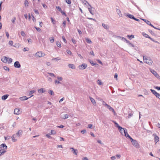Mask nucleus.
Instances as JSON below:
<instances>
[{"mask_svg": "<svg viewBox=\"0 0 160 160\" xmlns=\"http://www.w3.org/2000/svg\"><path fill=\"white\" fill-rule=\"evenodd\" d=\"M85 40L88 43H92L91 41L88 38H86Z\"/></svg>", "mask_w": 160, "mask_h": 160, "instance_id": "obj_27", "label": "nucleus"}, {"mask_svg": "<svg viewBox=\"0 0 160 160\" xmlns=\"http://www.w3.org/2000/svg\"><path fill=\"white\" fill-rule=\"evenodd\" d=\"M97 83L99 85H101L102 84V83L101 82V81L100 80H98L97 81Z\"/></svg>", "mask_w": 160, "mask_h": 160, "instance_id": "obj_41", "label": "nucleus"}, {"mask_svg": "<svg viewBox=\"0 0 160 160\" xmlns=\"http://www.w3.org/2000/svg\"><path fill=\"white\" fill-rule=\"evenodd\" d=\"M32 19L33 22H35L36 21L35 18H34V16L33 15L32 16Z\"/></svg>", "mask_w": 160, "mask_h": 160, "instance_id": "obj_51", "label": "nucleus"}, {"mask_svg": "<svg viewBox=\"0 0 160 160\" xmlns=\"http://www.w3.org/2000/svg\"><path fill=\"white\" fill-rule=\"evenodd\" d=\"M38 91L39 93H42L45 92V91L43 90V88H41L38 89Z\"/></svg>", "mask_w": 160, "mask_h": 160, "instance_id": "obj_20", "label": "nucleus"}, {"mask_svg": "<svg viewBox=\"0 0 160 160\" xmlns=\"http://www.w3.org/2000/svg\"><path fill=\"white\" fill-rule=\"evenodd\" d=\"M8 43L9 45H10L11 46H13V42L12 41H10Z\"/></svg>", "mask_w": 160, "mask_h": 160, "instance_id": "obj_39", "label": "nucleus"}, {"mask_svg": "<svg viewBox=\"0 0 160 160\" xmlns=\"http://www.w3.org/2000/svg\"><path fill=\"white\" fill-rule=\"evenodd\" d=\"M57 46L58 47H61V43H60L59 42H58L57 43Z\"/></svg>", "mask_w": 160, "mask_h": 160, "instance_id": "obj_36", "label": "nucleus"}, {"mask_svg": "<svg viewBox=\"0 0 160 160\" xmlns=\"http://www.w3.org/2000/svg\"><path fill=\"white\" fill-rule=\"evenodd\" d=\"M55 84L60 83V82L59 81H58L57 80H56L55 81Z\"/></svg>", "mask_w": 160, "mask_h": 160, "instance_id": "obj_62", "label": "nucleus"}, {"mask_svg": "<svg viewBox=\"0 0 160 160\" xmlns=\"http://www.w3.org/2000/svg\"><path fill=\"white\" fill-rule=\"evenodd\" d=\"M62 25L65 28L66 26V21H64L62 23Z\"/></svg>", "mask_w": 160, "mask_h": 160, "instance_id": "obj_47", "label": "nucleus"}, {"mask_svg": "<svg viewBox=\"0 0 160 160\" xmlns=\"http://www.w3.org/2000/svg\"><path fill=\"white\" fill-rule=\"evenodd\" d=\"M60 12L61 13L62 15H64L65 16H67V15L66 14V13L64 12L62 10Z\"/></svg>", "mask_w": 160, "mask_h": 160, "instance_id": "obj_46", "label": "nucleus"}, {"mask_svg": "<svg viewBox=\"0 0 160 160\" xmlns=\"http://www.w3.org/2000/svg\"><path fill=\"white\" fill-rule=\"evenodd\" d=\"M92 125L91 124H88V128H92Z\"/></svg>", "mask_w": 160, "mask_h": 160, "instance_id": "obj_60", "label": "nucleus"}, {"mask_svg": "<svg viewBox=\"0 0 160 160\" xmlns=\"http://www.w3.org/2000/svg\"><path fill=\"white\" fill-rule=\"evenodd\" d=\"M72 41L74 44L76 43V41L74 39H72Z\"/></svg>", "mask_w": 160, "mask_h": 160, "instance_id": "obj_63", "label": "nucleus"}, {"mask_svg": "<svg viewBox=\"0 0 160 160\" xmlns=\"http://www.w3.org/2000/svg\"><path fill=\"white\" fill-rule=\"evenodd\" d=\"M6 152V151L5 150H0V156Z\"/></svg>", "mask_w": 160, "mask_h": 160, "instance_id": "obj_24", "label": "nucleus"}, {"mask_svg": "<svg viewBox=\"0 0 160 160\" xmlns=\"http://www.w3.org/2000/svg\"><path fill=\"white\" fill-rule=\"evenodd\" d=\"M50 42H53L54 41V38H52L51 39H50Z\"/></svg>", "mask_w": 160, "mask_h": 160, "instance_id": "obj_59", "label": "nucleus"}, {"mask_svg": "<svg viewBox=\"0 0 160 160\" xmlns=\"http://www.w3.org/2000/svg\"><path fill=\"white\" fill-rule=\"evenodd\" d=\"M151 72L155 76L157 77V78H160V76L156 72V71L153 70H151Z\"/></svg>", "mask_w": 160, "mask_h": 160, "instance_id": "obj_5", "label": "nucleus"}, {"mask_svg": "<svg viewBox=\"0 0 160 160\" xmlns=\"http://www.w3.org/2000/svg\"><path fill=\"white\" fill-rule=\"evenodd\" d=\"M154 94L156 97L160 99V94H159L155 90H153L152 89H151L150 90Z\"/></svg>", "mask_w": 160, "mask_h": 160, "instance_id": "obj_4", "label": "nucleus"}, {"mask_svg": "<svg viewBox=\"0 0 160 160\" xmlns=\"http://www.w3.org/2000/svg\"><path fill=\"white\" fill-rule=\"evenodd\" d=\"M6 36H7V38H9V34L8 32H6Z\"/></svg>", "mask_w": 160, "mask_h": 160, "instance_id": "obj_54", "label": "nucleus"}, {"mask_svg": "<svg viewBox=\"0 0 160 160\" xmlns=\"http://www.w3.org/2000/svg\"><path fill=\"white\" fill-rule=\"evenodd\" d=\"M29 98H27L26 97H22L20 98V99L22 100H25L28 99Z\"/></svg>", "mask_w": 160, "mask_h": 160, "instance_id": "obj_23", "label": "nucleus"}, {"mask_svg": "<svg viewBox=\"0 0 160 160\" xmlns=\"http://www.w3.org/2000/svg\"><path fill=\"white\" fill-rule=\"evenodd\" d=\"M155 88L158 90H160V87L157 86L155 87Z\"/></svg>", "mask_w": 160, "mask_h": 160, "instance_id": "obj_64", "label": "nucleus"}, {"mask_svg": "<svg viewBox=\"0 0 160 160\" xmlns=\"http://www.w3.org/2000/svg\"><path fill=\"white\" fill-rule=\"evenodd\" d=\"M46 137H47L48 138H52L51 137V136L49 135L48 134H47L46 135Z\"/></svg>", "mask_w": 160, "mask_h": 160, "instance_id": "obj_52", "label": "nucleus"}, {"mask_svg": "<svg viewBox=\"0 0 160 160\" xmlns=\"http://www.w3.org/2000/svg\"><path fill=\"white\" fill-rule=\"evenodd\" d=\"M49 93L51 95H52L53 94V92L52 90H49Z\"/></svg>", "mask_w": 160, "mask_h": 160, "instance_id": "obj_48", "label": "nucleus"}, {"mask_svg": "<svg viewBox=\"0 0 160 160\" xmlns=\"http://www.w3.org/2000/svg\"><path fill=\"white\" fill-rule=\"evenodd\" d=\"M68 66L69 68H70L72 69H75V65L73 64H68Z\"/></svg>", "mask_w": 160, "mask_h": 160, "instance_id": "obj_17", "label": "nucleus"}, {"mask_svg": "<svg viewBox=\"0 0 160 160\" xmlns=\"http://www.w3.org/2000/svg\"><path fill=\"white\" fill-rule=\"evenodd\" d=\"M29 48H24L23 49V51L24 52H25V51H29Z\"/></svg>", "mask_w": 160, "mask_h": 160, "instance_id": "obj_42", "label": "nucleus"}, {"mask_svg": "<svg viewBox=\"0 0 160 160\" xmlns=\"http://www.w3.org/2000/svg\"><path fill=\"white\" fill-rule=\"evenodd\" d=\"M51 21H52V23L53 24H55V20H54L53 19V18H51Z\"/></svg>", "mask_w": 160, "mask_h": 160, "instance_id": "obj_44", "label": "nucleus"}, {"mask_svg": "<svg viewBox=\"0 0 160 160\" xmlns=\"http://www.w3.org/2000/svg\"><path fill=\"white\" fill-rule=\"evenodd\" d=\"M56 133V132L54 130H52L50 133L51 134H55Z\"/></svg>", "mask_w": 160, "mask_h": 160, "instance_id": "obj_31", "label": "nucleus"}, {"mask_svg": "<svg viewBox=\"0 0 160 160\" xmlns=\"http://www.w3.org/2000/svg\"><path fill=\"white\" fill-rule=\"evenodd\" d=\"M7 62L8 63H10L12 62V60L11 58H8L7 61Z\"/></svg>", "mask_w": 160, "mask_h": 160, "instance_id": "obj_30", "label": "nucleus"}, {"mask_svg": "<svg viewBox=\"0 0 160 160\" xmlns=\"http://www.w3.org/2000/svg\"><path fill=\"white\" fill-rule=\"evenodd\" d=\"M119 131L122 134H123V133L124 132V130H125V129H124V128H122L121 129V128H119V129H118Z\"/></svg>", "mask_w": 160, "mask_h": 160, "instance_id": "obj_26", "label": "nucleus"}, {"mask_svg": "<svg viewBox=\"0 0 160 160\" xmlns=\"http://www.w3.org/2000/svg\"><path fill=\"white\" fill-rule=\"evenodd\" d=\"M35 56L37 58H40L42 57H44L45 55V53L42 52L41 51H39L37 52L35 54Z\"/></svg>", "mask_w": 160, "mask_h": 160, "instance_id": "obj_3", "label": "nucleus"}, {"mask_svg": "<svg viewBox=\"0 0 160 160\" xmlns=\"http://www.w3.org/2000/svg\"><path fill=\"white\" fill-rule=\"evenodd\" d=\"M16 19L15 17H13V18H12L11 20L12 22L13 23H14L15 22Z\"/></svg>", "mask_w": 160, "mask_h": 160, "instance_id": "obj_34", "label": "nucleus"}, {"mask_svg": "<svg viewBox=\"0 0 160 160\" xmlns=\"http://www.w3.org/2000/svg\"><path fill=\"white\" fill-rule=\"evenodd\" d=\"M87 67V65L84 63L79 66V68L80 69H84Z\"/></svg>", "mask_w": 160, "mask_h": 160, "instance_id": "obj_9", "label": "nucleus"}, {"mask_svg": "<svg viewBox=\"0 0 160 160\" xmlns=\"http://www.w3.org/2000/svg\"><path fill=\"white\" fill-rule=\"evenodd\" d=\"M128 37L130 39H131L132 38H134V36L133 35H128Z\"/></svg>", "mask_w": 160, "mask_h": 160, "instance_id": "obj_35", "label": "nucleus"}, {"mask_svg": "<svg viewBox=\"0 0 160 160\" xmlns=\"http://www.w3.org/2000/svg\"><path fill=\"white\" fill-rule=\"evenodd\" d=\"M129 16L130 18H132L133 19H134V17L133 15H130Z\"/></svg>", "mask_w": 160, "mask_h": 160, "instance_id": "obj_56", "label": "nucleus"}, {"mask_svg": "<svg viewBox=\"0 0 160 160\" xmlns=\"http://www.w3.org/2000/svg\"><path fill=\"white\" fill-rule=\"evenodd\" d=\"M21 112L20 109L18 108H16L14 109V114L18 115Z\"/></svg>", "mask_w": 160, "mask_h": 160, "instance_id": "obj_8", "label": "nucleus"}, {"mask_svg": "<svg viewBox=\"0 0 160 160\" xmlns=\"http://www.w3.org/2000/svg\"><path fill=\"white\" fill-rule=\"evenodd\" d=\"M103 105H104V106H106V107H107V106L108 105V104H107V103H105V102H103Z\"/></svg>", "mask_w": 160, "mask_h": 160, "instance_id": "obj_58", "label": "nucleus"}, {"mask_svg": "<svg viewBox=\"0 0 160 160\" xmlns=\"http://www.w3.org/2000/svg\"><path fill=\"white\" fill-rule=\"evenodd\" d=\"M118 74L117 73H115L114 75V78L116 79V80H118Z\"/></svg>", "mask_w": 160, "mask_h": 160, "instance_id": "obj_55", "label": "nucleus"}, {"mask_svg": "<svg viewBox=\"0 0 160 160\" xmlns=\"http://www.w3.org/2000/svg\"><path fill=\"white\" fill-rule=\"evenodd\" d=\"M116 157L115 156H112L110 158L112 160H114L116 159Z\"/></svg>", "mask_w": 160, "mask_h": 160, "instance_id": "obj_50", "label": "nucleus"}, {"mask_svg": "<svg viewBox=\"0 0 160 160\" xmlns=\"http://www.w3.org/2000/svg\"><path fill=\"white\" fill-rule=\"evenodd\" d=\"M35 92V91L34 90L31 91L29 93V95H31L29 98H30L33 96V95H32V94L33 93H34Z\"/></svg>", "mask_w": 160, "mask_h": 160, "instance_id": "obj_25", "label": "nucleus"}, {"mask_svg": "<svg viewBox=\"0 0 160 160\" xmlns=\"http://www.w3.org/2000/svg\"><path fill=\"white\" fill-rule=\"evenodd\" d=\"M148 25H149L152 27H154L153 25L151 24L150 22L147 20L143 19Z\"/></svg>", "mask_w": 160, "mask_h": 160, "instance_id": "obj_11", "label": "nucleus"}, {"mask_svg": "<svg viewBox=\"0 0 160 160\" xmlns=\"http://www.w3.org/2000/svg\"><path fill=\"white\" fill-rule=\"evenodd\" d=\"M143 60L144 62L149 65H151L152 63V61L150 58L143 56Z\"/></svg>", "mask_w": 160, "mask_h": 160, "instance_id": "obj_1", "label": "nucleus"}, {"mask_svg": "<svg viewBox=\"0 0 160 160\" xmlns=\"http://www.w3.org/2000/svg\"><path fill=\"white\" fill-rule=\"evenodd\" d=\"M62 39H63V41L65 43H67V40H66V39H65V37H64V36H62Z\"/></svg>", "mask_w": 160, "mask_h": 160, "instance_id": "obj_49", "label": "nucleus"}, {"mask_svg": "<svg viewBox=\"0 0 160 160\" xmlns=\"http://www.w3.org/2000/svg\"><path fill=\"white\" fill-rule=\"evenodd\" d=\"M21 35L23 36H25V34L24 32L23 31H22L21 32Z\"/></svg>", "mask_w": 160, "mask_h": 160, "instance_id": "obj_45", "label": "nucleus"}, {"mask_svg": "<svg viewBox=\"0 0 160 160\" xmlns=\"http://www.w3.org/2000/svg\"><path fill=\"white\" fill-rule=\"evenodd\" d=\"M8 58L6 57H4L1 60L4 63H7Z\"/></svg>", "mask_w": 160, "mask_h": 160, "instance_id": "obj_10", "label": "nucleus"}, {"mask_svg": "<svg viewBox=\"0 0 160 160\" xmlns=\"http://www.w3.org/2000/svg\"><path fill=\"white\" fill-rule=\"evenodd\" d=\"M66 2L68 4H70L71 3V0H65Z\"/></svg>", "mask_w": 160, "mask_h": 160, "instance_id": "obj_43", "label": "nucleus"}, {"mask_svg": "<svg viewBox=\"0 0 160 160\" xmlns=\"http://www.w3.org/2000/svg\"><path fill=\"white\" fill-rule=\"evenodd\" d=\"M24 5L26 7H28V2L27 0H25L24 2Z\"/></svg>", "mask_w": 160, "mask_h": 160, "instance_id": "obj_29", "label": "nucleus"}, {"mask_svg": "<svg viewBox=\"0 0 160 160\" xmlns=\"http://www.w3.org/2000/svg\"><path fill=\"white\" fill-rule=\"evenodd\" d=\"M14 66L16 68H19L21 67V65L18 61H16L14 63Z\"/></svg>", "mask_w": 160, "mask_h": 160, "instance_id": "obj_7", "label": "nucleus"}, {"mask_svg": "<svg viewBox=\"0 0 160 160\" xmlns=\"http://www.w3.org/2000/svg\"><path fill=\"white\" fill-rule=\"evenodd\" d=\"M73 151V153L76 155H77L78 151L77 149H75L73 148H70Z\"/></svg>", "mask_w": 160, "mask_h": 160, "instance_id": "obj_13", "label": "nucleus"}, {"mask_svg": "<svg viewBox=\"0 0 160 160\" xmlns=\"http://www.w3.org/2000/svg\"><path fill=\"white\" fill-rule=\"evenodd\" d=\"M154 140L156 143H157L159 141V138L157 136L155 135L154 136Z\"/></svg>", "mask_w": 160, "mask_h": 160, "instance_id": "obj_15", "label": "nucleus"}, {"mask_svg": "<svg viewBox=\"0 0 160 160\" xmlns=\"http://www.w3.org/2000/svg\"><path fill=\"white\" fill-rule=\"evenodd\" d=\"M90 100H91V102L94 105H96V102H95V100L93 98H92L91 97L90 98Z\"/></svg>", "mask_w": 160, "mask_h": 160, "instance_id": "obj_18", "label": "nucleus"}, {"mask_svg": "<svg viewBox=\"0 0 160 160\" xmlns=\"http://www.w3.org/2000/svg\"><path fill=\"white\" fill-rule=\"evenodd\" d=\"M142 35L144 36L145 37H146L147 38H149V39H150L151 40H152V38H151L147 34L145 33H144V32H143L142 33Z\"/></svg>", "mask_w": 160, "mask_h": 160, "instance_id": "obj_16", "label": "nucleus"}, {"mask_svg": "<svg viewBox=\"0 0 160 160\" xmlns=\"http://www.w3.org/2000/svg\"><path fill=\"white\" fill-rule=\"evenodd\" d=\"M56 8L60 12L62 11L61 8L59 6H56Z\"/></svg>", "mask_w": 160, "mask_h": 160, "instance_id": "obj_37", "label": "nucleus"}, {"mask_svg": "<svg viewBox=\"0 0 160 160\" xmlns=\"http://www.w3.org/2000/svg\"><path fill=\"white\" fill-rule=\"evenodd\" d=\"M81 132L83 134L86 132V130H84L81 131Z\"/></svg>", "mask_w": 160, "mask_h": 160, "instance_id": "obj_61", "label": "nucleus"}, {"mask_svg": "<svg viewBox=\"0 0 160 160\" xmlns=\"http://www.w3.org/2000/svg\"><path fill=\"white\" fill-rule=\"evenodd\" d=\"M67 53L70 55H71L72 54V53L71 52V51L69 50H67Z\"/></svg>", "mask_w": 160, "mask_h": 160, "instance_id": "obj_40", "label": "nucleus"}, {"mask_svg": "<svg viewBox=\"0 0 160 160\" xmlns=\"http://www.w3.org/2000/svg\"><path fill=\"white\" fill-rule=\"evenodd\" d=\"M8 95H3L2 96V100H6L7 98L8 97Z\"/></svg>", "mask_w": 160, "mask_h": 160, "instance_id": "obj_19", "label": "nucleus"}, {"mask_svg": "<svg viewBox=\"0 0 160 160\" xmlns=\"http://www.w3.org/2000/svg\"><path fill=\"white\" fill-rule=\"evenodd\" d=\"M102 26L106 29H108V26L107 25L104 24V23L102 24Z\"/></svg>", "mask_w": 160, "mask_h": 160, "instance_id": "obj_28", "label": "nucleus"}, {"mask_svg": "<svg viewBox=\"0 0 160 160\" xmlns=\"http://www.w3.org/2000/svg\"><path fill=\"white\" fill-rule=\"evenodd\" d=\"M126 131L125 130L124 131V133L125 136L126 137H128L130 138H131L128 134L127 130H126Z\"/></svg>", "mask_w": 160, "mask_h": 160, "instance_id": "obj_12", "label": "nucleus"}, {"mask_svg": "<svg viewBox=\"0 0 160 160\" xmlns=\"http://www.w3.org/2000/svg\"><path fill=\"white\" fill-rule=\"evenodd\" d=\"M0 148L2 150H6L7 148V147L5 144H2L0 145Z\"/></svg>", "mask_w": 160, "mask_h": 160, "instance_id": "obj_6", "label": "nucleus"}, {"mask_svg": "<svg viewBox=\"0 0 160 160\" xmlns=\"http://www.w3.org/2000/svg\"><path fill=\"white\" fill-rule=\"evenodd\" d=\"M3 68L4 70L7 71H9V68L7 66H4L3 67Z\"/></svg>", "mask_w": 160, "mask_h": 160, "instance_id": "obj_38", "label": "nucleus"}, {"mask_svg": "<svg viewBox=\"0 0 160 160\" xmlns=\"http://www.w3.org/2000/svg\"><path fill=\"white\" fill-rule=\"evenodd\" d=\"M69 117V115L68 114H65L63 116V118L64 119H66L68 118Z\"/></svg>", "mask_w": 160, "mask_h": 160, "instance_id": "obj_32", "label": "nucleus"}, {"mask_svg": "<svg viewBox=\"0 0 160 160\" xmlns=\"http://www.w3.org/2000/svg\"><path fill=\"white\" fill-rule=\"evenodd\" d=\"M15 135H13L12 136V141L13 142H15L16 141H17V138L16 139V137H15Z\"/></svg>", "mask_w": 160, "mask_h": 160, "instance_id": "obj_21", "label": "nucleus"}, {"mask_svg": "<svg viewBox=\"0 0 160 160\" xmlns=\"http://www.w3.org/2000/svg\"><path fill=\"white\" fill-rule=\"evenodd\" d=\"M22 130H19L18 132L16 133V135L18 137H19L20 135L22 133Z\"/></svg>", "mask_w": 160, "mask_h": 160, "instance_id": "obj_14", "label": "nucleus"}, {"mask_svg": "<svg viewBox=\"0 0 160 160\" xmlns=\"http://www.w3.org/2000/svg\"><path fill=\"white\" fill-rule=\"evenodd\" d=\"M57 78L58 80L59 81H62V78L61 77H58Z\"/></svg>", "mask_w": 160, "mask_h": 160, "instance_id": "obj_53", "label": "nucleus"}, {"mask_svg": "<svg viewBox=\"0 0 160 160\" xmlns=\"http://www.w3.org/2000/svg\"><path fill=\"white\" fill-rule=\"evenodd\" d=\"M57 127L58 128H62L64 127V126L63 125H61L60 126H57Z\"/></svg>", "mask_w": 160, "mask_h": 160, "instance_id": "obj_57", "label": "nucleus"}, {"mask_svg": "<svg viewBox=\"0 0 160 160\" xmlns=\"http://www.w3.org/2000/svg\"><path fill=\"white\" fill-rule=\"evenodd\" d=\"M130 139L132 144L136 148H139V145L137 141L133 140L132 138H130Z\"/></svg>", "mask_w": 160, "mask_h": 160, "instance_id": "obj_2", "label": "nucleus"}, {"mask_svg": "<svg viewBox=\"0 0 160 160\" xmlns=\"http://www.w3.org/2000/svg\"><path fill=\"white\" fill-rule=\"evenodd\" d=\"M114 123H115V125L116 127L118 128V129H119V128H122V127H120L118 123H117L116 122H114Z\"/></svg>", "mask_w": 160, "mask_h": 160, "instance_id": "obj_22", "label": "nucleus"}, {"mask_svg": "<svg viewBox=\"0 0 160 160\" xmlns=\"http://www.w3.org/2000/svg\"><path fill=\"white\" fill-rule=\"evenodd\" d=\"M110 111H112V112L114 113H115V112L114 111V109L111 107L110 108H109V109Z\"/></svg>", "mask_w": 160, "mask_h": 160, "instance_id": "obj_33", "label": "nucleus"}]
</instances>
